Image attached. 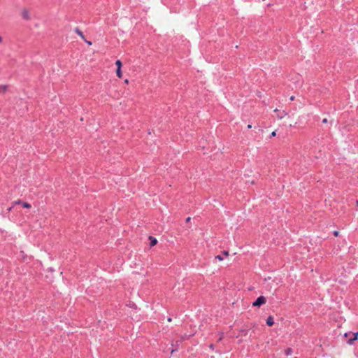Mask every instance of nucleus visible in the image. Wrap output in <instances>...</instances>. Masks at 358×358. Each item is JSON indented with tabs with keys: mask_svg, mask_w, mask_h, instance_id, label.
I'll return each instance as SVG.
<instances>
[{
	"mask_svg": "<svg viewBox=\"0 0 358 358\" xmlns=\"http://www.w3.org/2000/svg\"><path fill=\"white\" fill-rule=\"evenodd\" d=\"M116 75L119 78H121L122 77V73L121 69H117Z\"/></svg>",
	"mask_w": 358,
	"mask_h": 358,
	"instance_id": "7",
	"label": "nucleus"
},
{
	"mask_svg": "<svg viewBox=\"0 0 358 358\" xmlns=\"http://www.w3.org/2000/svg\"><path fill=\"white\" fill-rule=\"evenodd\" d=\"M327 122H328V120H327V118H324V119L322 120V122H323L324 124L327 123Z\"/></svg>",
	"mask_w": 358,
	"mask_h": 358,
	"instance_id": "16",
	"label": "nucleus"
},
{
	"mask_svg": "<svg viewBox=\"0 0 358 358\" xmlns=\"http://www.w3.org/2000/svg\"><path fill=\"white\" fill-rule=\"evenodd\" d=\"M13 206H13V205H12V206H10V208H9L8 209V211H10V210H12V208H13Z\"/></svg>",
	"mask_w": 358,
	"mask_h": 358,
	"instance_id": "21",
	"label": "nucleus"
},
{
	"mask_svg": "<svg viewBox=\"0 0 358 358\" xmlns=\"http://www.w3.org/2000/svg\"><path fill=\"white\" fill-rule=\"evenodd\" d=\"M278 118L282 119V115H278Z\"/></svg>",
	"mask_w": 358,
	"mask_h": 358,
	"instance_id": "26",
	"label": "nucleus"
},
{
	"mask_svg": "<svg viewBox=\"0 0 358 358\" xmlns=\"http://www.w3.org/2000/svg\"><path fill=\"white\" fill-rule=\"evenodd\" d=\"M7 90V86L6 85H0V93L3 92L4 93Z\"/></svg>",
	"mask_w": 358,
	"mask_h": 358,
	"instance_id": "10",
	"label": "nucleus"
},
{
	"mask_svg": "<svg viewBox=\"0 0 358 358\" xmlns=\"http://www.w3.org/2000/svg\"><path fill=\"white\" fill-rule=\"evenodd\" d=\"M1 42H2V38H1V36H0V43H1Z\"/></svg>",
	"mask_w": 358,
	"mask_h": 358,
	"instance_id": "27",
	"label": "nucleus"
},
{
	"mask_svg": "<svg viewBox=\"0 0 358 358\" xmlns=\"http://www.w3.org/2000/svg\"><path fill=\"white\" fill-rule=\"evenodd\" d=\"M266 324L269 327H271L274 324V320H273V317L272 316H269L268 317L267 320H266Z\"/></svg>",
	"mask_w": 358,
	"mask_h": 358,
	"instance_id": "4",
	"label": "nucleus"
},
{
	"mask_svg": "<svg viewBox=\"0 0 358 358\" xmlns=\"http://www.w3.org/2000/svg\"><path fill=\"white\" fill-rule=\"evenodd\" d=\"M22 206L23 208H30L31 207V204H29L27 202H22Z\"/></svg>",
	"mask_w": 358,
	"mask_h": 358,
	"instance_id": "9",
	"label": "nucleus"
},
{
	"mask_svg": "<svg viewBox=\"0 0 358 358\" xmlns=\"http://www.w3.org/2000/svg\"><path fill=\"white\" fill-rule=\"evenodd\" d=\"M149 239L150 240V246L152 247L155 245L157 243V240L152 236H149Z\"/></svg>",
	"mask_w": 358,
	"mask_h": 358,
	"instance_id": "5",
	"label": "nucleus"
},
{
	"mask_svg": "<svg viewBox=\"0 0 358 358\" xmlns=\"http://www.w3.org/2000/svg\"><path fill=\"white\" fill-rule=\"evenodd\" d=\"M266 299L264 296H261L257 299V300L252 303L253 306H260L266 303Z\"/></svg>",
	"mask_w": 358,
	"mask_h": 358,
	"instance_id": "1",
	"label": "nucleus"
},
{
	"mask_svg": "<svg viewBox=\"0 0 358 358\" xmlns=\"http://www.w3.org/2000/svg\"><path fill=\"white\" fill-rule=\"evenodd\" d=\"M223 254H224L225 256H228V255H229V252H227V251H224V252H223Z\"/></svg>",
	"mask_w": 358,
	"mask_h": 358,
	"instance_id": "17",
	"label": "nucleus"
},
{
	"mask_svg": "<svg viewBox=\"0 0 358 358\" xmlns=\"http://www.w3.org/2000/svg\"><path fill=\"white\" fill-rule=\"evenodd\" d=\"M75 32L82 38V39H85V36L83 34V33L78 29V28H76L75 29Z\"/></svg>",
	"mask_w": 358,
	"mask_h": 358,
	"instance_id": "6",
	"label": "nucleus"
},
{
	"mask_svg": "<svg viewBox=\"0 0 358 358\" xmlns=\"http://www.w3.org/2000/svg\"><path fill=\"white\" fill-rule=\"evenodd\" d=\"M21 16L25 20H30V15L28 10L24 8L21 11Z\"/></svg>",
	"mask_w": 358,
	"mask_h": 358,
	"instance_id": "2",
	"label": "nucleus"
},
{
	"mask_svg": "<svg viewBox=\"0 0 358 358\" xmlns=\"http://www.w3.org/2000/svg\"><path fill=\"white\" fill-rule=\"evenodd\" d=\"M248 129H250V128H252V126H251L250 124H248Z\"/></svg>",
	"mask_w": 358,
	"mask_h": 358,
	"instance_id": "24",
	"label": "nucleus"
},
{
	"mask_svg": "<svg viewBox=\"0 0 358 358\" xmlns=\"http://www.w3.org/2000/svg\"><path fill=\"white\" fill-rule=\"evenodd\" d=\"M210 348H212V349H213V344H211V345H210Z\"/></svg>",
	"mask_w": 358,
	"mask_h": 358,
	"instance_id": "25",
	"label": "nucleus"
},
{
	"mask_svg": "<svg viewBox=\"0 0 358 358\" xmlns=\"http://www.w3.org/2000/svg\"><path fill=\"white\" fill-rule=\"evenodd\" d=\"M356 204H357V206H358V201H356Z\"/></svg>",
	"mask_w": 358,
	"mask_h": 358,
	"instance_id": "28",
	"label": "nucleus"
},
{
	"mask_svg": "<svg viewBox=\"0 0 358 358\" xmlns=\"http://www.w3.org/2000/svg\"><path fill=\"white\" fill-rule=\"evenodd\" d=\"M334 235L335 236H338L339 235V232H338V231H335L334 232Z\"/></svg>",
	"mask_w": 358,
	"mask_h": 358,
	"instance_id": "15",
	"label": "nucleus"
},
{
	"mask_svg": "<svg viewBox=\"0 0 358 358\" xmlns=\"http://www.w3.org/2000/svg\"><path fill=\"white\" fill-rule=\"evenodd\" d=\"M295 358H297V357H295Z\"/></svg>",
	"mask_w": 358,
	"mask_h": 358,
	"instance_id": "29",
	"label": "nucleus"
},
{
	"mask_svg": "<svg viewBox=\"0 0 358 358\" xmlns=\"http://www.w3.org/2000/svg\"><path fill=\"white\" fill-rule=\"evenodd\" d=\"M22 201L20 199L15 201L12 203L13 206L17 205V204H21L22 205Z\"/></svg>",
	"mask_w": 358,
	"mask_h": 358,
	"instance_id": "12",
	"label": "nucleus"
},
{
	"mask_svg": "<svg viewBox=\"0 0 358 358\" xmlns=\"http://www.w3.org/2000/svg\"><path fill=\"white\" fill-rule=\"evenodd\" d=\"M350 334V333H349V334H348V333L345 334V337H348V335H349Z\"/></svg>",
	"mask_w": 358,
	"mask_h": 358,
	"instance_id": "23",
	"label": "nucleus"
},
{
	"mask_svg": "<svg viewBox=\"0 0 358 358\" xmlns=\"http://www.w3.org/2000/svg\"><path fill=\"white\" fill-rule=\"evenodd\" d=\"M292 349L289 348L285 350V353L287 356H289L292 354Z\"/></svg>",
	"mask_w": 358,
	"mask_h": 358,
	"instance_id": "8",
	"label": "nucleus"
},
{
	"mask_svg": "<svg viewBox=\"0 0 358 358\" xmlns=\"http://www.w3.org/2000/svg\"><path fill=\"white\" fill-rule=\"evenodd\" d=\"M215 259H217L220 261H222L223 260V258H222V257L221 255H217L215 257Z\"/></svg>",
	"mask_w": 358,
	"mask_h": 358,
	"instance_id": "13",
	"label": "nucleus"
},
{
	"mask_svg": "<svg viewBox=\"0 0 358 358\" xmlns=\"http://www.w3.org/2000/svg\"><path fill=\"white\" fill-rule=\"evenodd\" d=\"M290 100H291V101L294 100V96H292L290 97Z\"/></svg>",
	"mask_w": 358,
	"mask_h": 358,
	"instance_id": "20",
	"label": "nucleus"
},
{
	"mask_svg": "<svg viewBox=\"0 0 358 358\" xmlns=\"http://www.w3.org/2000/svg\"><path fill=\"white\" fill-rule=\"evenodd\" d=\"M83 40H84V41L87 43V44H88L89 45H92V42H91V41H87L85 38V39H83Z\"/></svg>",
	"mask_w": 358,
	"mask_h": 358,
	"instance_id": "14",
	"label": "nucleus"
},
{
	"mask_svg": "<svg viewBox=\"0 0 358 358\" xmlns=\"http://www.w3.org/2000/svg\"><path fill=\"white\" fill-rule=\"evenodd\" d=\"M124 83L129 84V80L128 79L124 80Z\"/></svg>",
	"mask_w": 358,
	"mask_h": 358,
	"instance_id": "19",
	"label": "nucleus"
},
{
	"mask_svg": "<svg viewBox=\"0 0 358 358\" xmlns=\"http://www.w3.org/2000/svg\"><path fill=\"white\" fill-rule=\"evenodd\" d=\"M189 220H190V217H189L186 219V222H189Z\"/></svg>",
	"mask_w": 358,
	"mask_h": 358,
	"instance_id": "22",
	"label": "nucleus"
},
{
	"mask_svg": "<svg viewBox=\"0 0 358 358\" xmlns=\"http://www.w3.org/2000/svg\"><path fill=\"white\" fill-rule=\"evenodd\" d=\"M276 135V132L275 131H273L271 133V136H275Z\"/></svg>",
	"mask_w": 358,
	"mask_h": 358,
	"instance_id": "18",
	"label": "nucleus"
},
{
	"mask_svg": "<svg viewBox=\"0 0 358 358\" xmlns=\"http://www.w3.org/2000/svg\"><path fill=\"white\" fill-rule=\"evenodd\" d=\"M352 335H353L352 338H350L349 341H348V343L350 345L352 344L353 341H356L357 339L358 332L353 333Z\"/></svg>",
	"mask_w": 358,
	"mask_h": 358,
	"instance_id": "3",
	"label": "nucleus"
},
{
	"mask_svg": "<svg viewBox=\"0 0 358 358\" xmlns=\"http://www.w3.org/2000/svg\"><path fill=\"white\" fill-rule=\"evenodd\" d=\"M115 65L117 66V69H121L122 66V64L120 60H117L115 62Z\"/></svg>",
	"mask_w": 358,
	"mask_h": 358,
	"instance_id": "11",
	"label": "nucleus"
}]
</instances>
